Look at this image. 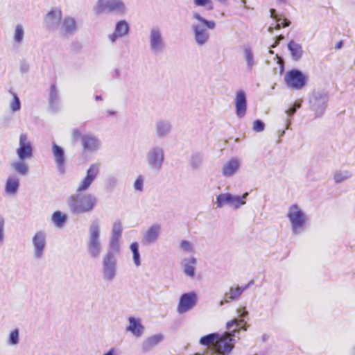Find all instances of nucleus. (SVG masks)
<instances>
[{"instance_id":"obj_49","label":"nucleus","mask_w":355,"mask_h":355,"mask_svg":"<svg viewBox=\"0 0 355 355\" xmlns=\"http://www.w3.org/2000/svg\"><path fill=\"white\" fill-rule=\"evenodd\" d=\"M81 131L78 128H74L71 131V138L73 141H77L82 137Z\"/></svg>"},{"instance_id":"obj_5","label":"nucleus","mask_w":355,"mask_h":355,"mask_svg":"<svg viewBox=\"0 0 355 355\" xmlns=\"http://www.w3.org/2000/svg\"><path fill=\"white\" fill-rule=\"evenodd\" d=\"M120 251L107 249L102 257L101 273L105 282H113L118 272V255Z\"/></svg>"},{"instance_id":"obj_44","label":"nucleus","mask_w":355,"mask_h":355,"mask_svg":"<svg viewBox=\"0 0 355 355\" xmlns=\"http://www.w3.org/2000/svg\"><path fill=\"white\" fill-rule=\"evenodd\" d=\"M202 162V156L200 154L196 153L191 156L190 164L194 168H198L200 166Z\"/></svg>"},{"instance_id":"obj_18","label":"nucleus","mask_w":355,"mask_h":355,"mask_svg":"<svg viewBox=\"0 0 355 355\" xmlns=\"http://www.w3.org/2000/svg\"><path fill=\"white\" fill-rule=\"evenodd\" d=\"M83 150L86 153L94 154L101 147V141L92 134H86L81 137Z\"/></svg>"},{"instance_id":"obj_38","label":"nucleus","mask_w":355,"mask_h":355,"mask_svg":"<svg viewBox=\"0 0 355 355\" xmlns=\"http://www.w3.org/2000/svg\"><path fill=\"white\" fill-rule=\"evenodd\" d=\"M130 251L132 253V259L135 265L138 267L141 265L140 254L139 252V244L137 242H133L130 246Z\"/></svg>"},{"instance_id":"obj_36","label":"nucleus","mask_w":355,"mask_h":355,"mask_svg":"<svg viewBox=\"0 0 355 355\" xmlns=\"http://www.w3.org/2000/svg\"><path fill=\"white\" fill-rule=\"evenodd\" d=\"M301 106H302V103L300 101L295 102L291 107H289L288 109H287L285 111V114H286V122H285V124H286L285 129L286 130L290 129V126L291 125L292 116L295 114L297 110L301 107Z\"/></svg>"},{"instance_id":"obj_25","label":"nucleus","mask_w":355,"mask_h":355,"mask_svg":"<svg viewBox=\"0 0 355 355\" xmlns=\"http://www.w3.org/2000/svg\"><path fill=\"white\" fill-rule=\"evenodd\" d=\"M26 159L17 158L12 161L10 164V168L19 177L26 176L28 175L30 171L28 164L26 163Z\"/></svg>"},{"instance_id":"obj_31","label":"nucleus","mask_w":355,"mask_h":355,"mask_svg":"<svg viewBox=\"0 0 355 355\" xmlns=\"http://www.w3.org/2000/svg\"><path fill=\"white\" fill-rule=\"evenodd\" d=\"M114 31L116 32L121 38L126 37L130 34V24L126 20L120 19L115 23Z\"/></svg>"},{"instance_id":"obj_42","label":"nucleus","mask_w":355,"mask_h":355,"mask_svg":"<svg viewBox=\"0 0 355 355\" xmlns=\"http://www.w3.org/2000/svg\"><path fill=\"white\" fill-rule=\"evenodd\" d=\"M12 100L9 103V107L12 112H18L21 109V103L19 97L15 93H12Z\"/></svg>"},{"instance_id":"obj_19","label":"nucleus","mask_w":355,"mask_h":355,"mask_svg":"<svg viewBox=\"0 0 355 355\" xmlns=\"http://www.w3.org/2000/svg\"><path fill=\"white\" fill-rule=\"evenodd\" d=\"M20 187V178L17 175H8L4 183L3 192L6 196L14 197L17 196Z\"/></svg>"},{"instance_id":"obj_40","label":"nucleus","mask_w":355,"mask_h":355,"mask_svg":"<svg viewBox=\"0 0 355 355\" xmlns=\"http://www.w3.org/2000/svg\"><path fill=\"white\" fill-rule=\"evenodd\" d=\"M270 17L277 21V24L275 27V28L279 29L281 28V26L284 28V27H287L289 26L290 21H288L286 19L277 18V17L275 14V9H270Z\"/></svg>"},{"instance_id":"obj_58","label":"nucleus","mask_w":355,"mask_h":355,"mask_svg":"<svg viewBox=\"0 0 355 355\" xmlns=\"http://www.w3.org/2000/svg\"><path fill=\"white\" fill-rule=\"evenodd\" d=\"M102 99H103V98H102L101 96H98L97 95V96H95V100L97 101H101Z\"/></svg>"},{"instance_id":"obj_50","label":"nucleus","mask_w":355,"mask_h":355,"mask_svg":"<svg viewBox=\"0 0 355 355\" xmlns=\"http://www.w3.org/2000/svg\"><path fill=\"white\" fill-rule=\"evenodd\" d=\"M107 184L109 187H114L116 184V178L114 177H110L107 180Z\"/></svg>"},{"instance_id":"obj_17","label":"nucleus","mask_w":355,"mask_h":355,"mask_svg":"<svg viewBox=\"0 0 355 355\" xmlns=\"http://www.w3.org/2000/svg\"><path fill=\"white\" fill-rule=\"evenodd\" d=\"M241 166V159L238 157H232L223 163L220 173L224 178H232L239 173Z\"/></svg>"},{"instance_id":"obj_2","label":"nucleus","mask_w":355,"mask_h":355,"mask_svg":"<svg viewBox=\"0 0 355 355\" xmlns=\"http://www.w3.org/2000/svg\"><path fill=\"white\" fill-rule=\"evenodd\" d=\"M86 248L89 256L98 259L103 250V223L98 218L92 219L87 228Z\"/></svg>"},{"instance_id":"obj_16","label":"nucleus","mask_w":355,"mask_h":355,"mask_svg":"<svg viewBox=\"0 0 355 355\" xmlns=\"http://www.w3.org/2000/svg\"><path fill=\"white\" fill-rule=\"evenodd\" d=\"M198 295L196 292L191 291L182 294L177 306V312L179 314L187 313L191 310L197 304Z\"/></svg>"},{"instance_id":"obj_10","label":"nucleus","mask_w":355,"mask_h":355,"mask_svg":"<svg viewBox=\"0 0 355 355\" xmlns=\"http://www.w3.org/2000/svg\"><path fill=\"white\" fill-rule=\"evenodd\" d=\"M46 234L43 230L37 231L31 238L33 257L35 260H40L44 257L46 250Z\"/></svg>"},{"instance_id":"obj_62","label":"nucleus","mask_w":355,"mask_h":355,"mask_svg":"<svg viewBox=\"0 0 355 355\" xmlns=\"http://www.w3.org/2000/svg\"><path fill=\"white\" fill-rule=\"evenodd\" d=\"M269 52H270V53H273V51L271 50Z\"/></svg>"},{"instance_id":"obj_46","label":"nucleus","mask_w":355,"mask_h":355,"mask_svg":"<svg viewBox=\"0 0 355 355\" xmlns=\"http://www.w3.org/2000/svg\"><path fill=\"white\" fill-rule=\"evenodd\" d=\"M5 225L6 219L4 216L0 215V245L3 243L6 239Z\"/></svg>"},{"instance_id":"obj_26","label":"nucleus","mask_w":355,"mask_h":355,"mask_svg":"<svg viewBox=\"0 0 355 355\" xmlns=\"http://www.w3.org/2000/svg\"><path fill=\"white\" fill-rule=\"evenodd\" d=\"M243 292V288H242L241 286H236L235 287H230L225 293L223 300L220 302L219 305L223 306L225 303L232 301H238Z\"/></svg>"},{"instance_id":"obj_51","label":"nucleus","mask_w":355,"mask_h":355,"mask_svg":"<svg viewBox=\"0 0 355 355\" xmlns=\"http://www.w3.org/2000/svg\"><path fill=\"white\" fill-rule=\"evenodd\" d=\"M237 313L240 318H245L248 315V312L243 308V309H238Z\"/></svg>"},{"instance_id":"obj_8","label":"nucleus","mask_w":355,"mask_h":355,"mask_svg":"<svg viewBox=\"0 0 355 355\" xmlns=\"http://www.w3.org/2000/svg\"><path fill=\"white\" fill-rule=\"evenodd\" d=\"M249 193L245 192L242 196L233 195L230 193H221L216 198L214 205L218 209H220L225 205L238 209L246 204V198Z\"/></svg>"},{"instance_id":"obj_59","label":"nucleus","mask_w":355,"mask_h":355,"mask_svg":"<svg viewBox=\"0 0 355 355\" xmlns=\"http://www.w3.org/2000/svg\"><path fill=\"white\" fill-rule=\"evenodd\" d=\"M341 46H342V42H339V43L337 44L336 48H337V49H340V48L341 47Z\"/></svg>"},{"instance_id":"obj_9","label":"nucleus","mask_w":355,"mask_h":355,"mask_svg":"<svg viewBox=\"0 0 355 355\" xmlns=\"http://www.w3.org/2000/svg\"><path fill=\"white\" fill-rule=\"evenodd\" d=\"M165 159L164 149L159 145L150 147L146 154V162L153 171H159Z\"/></svg>"},{"instance_id":"obj_29","label":"nucleus","mask_w":355,"mask_h":355,"mask_svg":"<svg viewBox=\"0 0 355 355\" xmlns=\"http://www.w3.org/2000/svg\"><path fill=\"white\" fill-rule=\"evenodd\" d=\"M243 58L245 62V67L247 71H252V69L257 64V61L255 59L252 49L248 46H245L243 49Z\"/></svg>"},{"instance_id":"obj_53","label":"nucleus","mask_w":355,"mask_h":355,"mask_svg":"<svg viewBox=\"0 0 355 355\" xmlns=\"http://www.w3.org/2000/svg\"><path fill=\"white\" fill-rule=\"evenodd\" d=\"M103 355H118L117 350L114 348H111L109 351L105 353Z\"/></svg>"},{"instance_id":"obj_43","label":"nucleus","mask_w":355,"mask_h":355,"mask_svg":"<svg viewBox=\"0 0 355 355\" xmlns=\"http://www.w3.org/2000/svg\"><path fill=\"white\" fill-rule=\"evenodd\" d=\"M180 248L181 250L186 253H193L194 252V245L193 244L187 240H182L180 243Z\"/></svg>"},{"instance_id":"obj_12","label":"nucleus","mask_w":355,"mask_h":355,"mask_svg":"<svg viewBox=\"0 0 355 355\" xmlns=\"http://www.w3.org/2000/svg\"><path fill=\"white\" fill-rule=\"evenodd\" d=\"M284 80L289 88L300 90L306 85L307 76L298 69H292L286 72Z\"/></svg>"},{"instance_id":"obj_20","label":"nucleus","mask_w":355,"mask_h":355,"mask_svg":"<svg viewBox=\"0 0 355 355\" xmlns=\"http://www.w3.org/2000/svg\"><path fill=\"white\" fill-rule=\"evenodd\" d=\"M162 232V226L158 223H154L148 227L142 233L141 241L144 244H151L155 243Z\"/></svg>"},{"instance_id":"obj_11","label":"nucleus","mask_w":355,"mask_h":355,"mask_svg":"<svg viewBox=\"0 0 355 355\" xmlns=\"http://www.w3.org/2000/svg\"><path fill=\"white\" fill-rule=\"evenodd\" d=\"M15 154L17 158L30 159L33 157V145L27 133L21 132L19 134Z\"/></svg>"},{"instance_id":"obj_45","label":"nucleus","mask_w":355,"mask_h":355,"mask_svg":"<svg viewBox=\"0 0 355 355\" xmlns=\"http://www.w3.org/2000/svg\"><path fill=\"white\" fill-rule=\"evenodd\" d=\"M144 181L145 178L143 175H138L133 184L134 189L139 192L143 191Z\"/></svg>"},{"instance_id":"obj_55","label":"nucleus","mask_w":355,"mask_h":355,"mask_svg":"<svg viewBox=\"0 0 355 355\" xmlns=\"http://www.w3.org/2000/svg\"><path fill=\"white\" fill-rule=\"evenodd\" d=\"M106 114L107 116H115L116 114V112L114 110H107L106 111Z\"/></svg>"},{"instance_id":"obj_4","label":"nucleus","mask_w":355,"mask_h":355,"mask_svg":"<svg viewBox=\"0 0 355 355\" xmlns=\"http://www.w3.org/2000/svg\"><path fill=\"white\" fill-rule=\"evenodd\" d=\"M286 217L293 235H299L306 229L309 221V216L298 205L293 204L288 208Z\"/></svg>"},{"instance_id":"obj_60","label":"nucleus","mask_w":355,"mask_h":355,"mask_svg":"<svg viewBox=\"0 0 355 355\" xmlns=\"http://www.w3.org/2000/svg\"><path fill=\"white\" fill-rule=\"evenodd\" d=\"M273 28H273L272 26H270V27L268 28V31H269L270 33H272V32Z\"/></svg>"},{"instance_id":"obj_56","label":"nucleus","mask_w":355,"mask_h":355,"mask_svg":"<svg viewBox=\"0 0 355 355\" xmlns=\"http://www.w3.org/2000/svg\"><path fill=\"white\" fill-rule=\"evenodd\" d=\"M28 67L27 65L26 64H23L20 67V71L21 72H27L28 71Z\"/></svg>"},{"instance_id":"obj_30","label":"nucleus","mask_w":355,"mask_h":355,"mask_svg":"<svg viewBox=\"0 0 355 355\" xmlns=\"http://www.w3.org/2000/svg\"><path fill=\"white\" fill-rule=\"evenodd\" d=\"M129 324L126 331L132 333L135 337H141L144 331V327L141 322L139 318L130 317L128 318Z\"/></svg>"},{"instance_id":"obj_24","label":"nucleus","mask_w":355,"mask_h":355,"mask_svg":"<svg viewBox=\"0 0 355 355\" xmlns=\"http://www.w3.org/2000/svg\"><path fill=\"white\" fill-rule=\"evenodd\" d=\"M60 29L64 35H72L75 34L78 30L76 20L71 16H65L61 21Z\"/></svg>"},{"instance_id":"obj_27","label":"nucleus","mask_w":355,"mask_h":355,"mask_svg":"<svg viewBox=\"0 0 355 355\" xmlns=\"http://www.w3.org/2000/svg\"><path fill=\"white\" fill-rule=\"evenodd\" d=\"M164 339V335L162 333L155 334L146 338L141 343V349L144 352H149L155 348Z\"/></svg>"},{"instance_id":"obj_39","label":"nucleus","mask_w":355,"mask_h":355,"mask_svg":"<svg viewBox=\"0 0 355 355\" xmlns=\"http://www.w3.org/2000/svg\"><path fill=\"white\" fill-rule=\"evenodd\" d=\"M352 173L348 171H336L334 175V180L336 183H341L350 178Z\"/></svg>"},{"instance_id":"obj_28","label":"nucleus","mask_w":355,"mask_h":355,"mask_svg":"<svg viewBox=\"0 0 355 355\" xmlns=\"http://www.w3.org/2000/svg\"><path fill=\"white\" fill-rule=\"evenodd\" d=\"M172 129L171 123L166 120L159 119L155 122V132L156 136L159 139L166 137Z\"/></svg>"},{"instance_id":"obj_7","label":"nucleus","mask_w":355,"mask_h":355,"mask_svg":"<svg viewBox=\"0 0 355 355\" xmlns=\"http://www.w3.org/2000/svg\"><path fill=\"white\" fill-rule=\"evenodd\" d=\"M148 42L149 50L153 55L162 53L165 51L166 43L162 28L154 26L149 29Z\"/></svg>"},{"instance_id":"obj_23","label":"nucleus","mask_w":355,"mask_h":355,"mask_svg":"<svg viewBox=\"0 0 355 355\" xmlns=\"http://www.w3.org/2000/svg\"><path fill=\"white\" fill-rule=\"evenodd\" d=\"M198 260L196 257L191 256L186 257L181 261V266L184 275L190 278H194Z\"/></svg>"},{"instance_id":"obj_32","label":"nucleus","mask_w":355,"mask_h":355,"mask_svg":"<svg viewBox=\"0 0 355 355\" xmlns=\"http://www.w3.org/2000/svg\"><path fill=\"white\" fill-rule=\"evenodd\" d=\"M288 49L291 52L293 60L299 61L302 58L304 51L300 44L291 40L288 44Z\"/></svg>"},{"instance_id":"obj_6","label":"nucleus","mask_w":355,"mask_h":355,"mask_svg":"<svg viewBox=\"0 0 355 355\" xmlns=\"http://www.w3.org/2000/svg\"><path fill=\"white\" fill-rule=\"evenodd\" d=\"M93 11L97 15L113 13L123 16L128 13L129 8L124 0H96Z\"/></svg>"},{"instance_id":"obj_41","label":"nucleus","mask_w":355,"mask_h":355,"mask_svg":"<svg viewBox=\"0 0 355 355\" xmlns=\"http://www.w3.org/2000/svg\"><path fill=\"white\" fill-rule=\"evenodd\" d=\"M195 7H203L207 10H211L214 8L211 0H193Z\"/></svg>"},{"instance_id":"obj_13","label":"nucleus","mask_w":355,"mask_h":355,"mask_svg":"<svg viewBox=\"0 0 355 355\" xmlns=\"http://www.w3.org/2000/svg\"><path fill=\"white\" fill-rule=\"evenodd\" d=\"M62 12L60 7H53L44 17V26L50 31H57L62 21Z\"/></svg>"},{"instance_id":"obj_33","label":"nucleus","mask_w":355,"mask_h":355,"mask_svg":"<svg viewBox=\"0 0 355 355\" xmlns=\"http://www.w3.org/2000/svg\"><path fill=\"white\" fill-rule=\"evenodd\" d=\"M60 103V93L55 85H52L50 89L49 104L51 110H56Z\"/></svg>"},{"instance_id":"obj_21","label":"nucleus","mask_w":355,"mask_h":355,"mask_svg":"<svg viewBox=\"0 0 355 355\" xmlns=\"http://www.w3.org/2000/svg\"><path fill=\"white\" fill-rule=\"evenodd\" d=\"M52 155L54 158V162L58 171L60 173L64 172L65 166V152L62 147L58 146L56 143H52Z\"/></svg>"},{"instance_id":"obj_35","label":"nucleus","mask_w":355,"mask_h":355,"mask_svg":"<svg viewBox=\"0 0 355 355\" xmlns=\"http://www.w3.org/2000/svg\"><path fill=\"white\" fill-rule=\"evenodd\" d=\"M25 29L22 24H17L12 32V40L17 45H21L24 42Z\"/></svg>"},{"instance_id":"obj_54","label":"nucleus","mask_w":355,"mask_h":355,"mask_svg":"<svg viewBox=\"0 0 355 355\" xmlns=\"http://www.w3.org/2000/svg\"><path fill=\"white\" fill-rule=\"evenodd\" d=\"M254 283V280H250L245 286H241V288H243V291H245L246 289L253 285Z\"/></svg>"},{"instance_id":"obj_57","label":"nucleus","mask_w":355,"mask_h":355,"mask_svg":"<svg viewBox=\"0 0 355 355\" xmlns=\"http://www.w3.org/2000/svg\"><path fill=\"white\" fill-rule=\"evenodd\" d=\"M216 1L225 6H226L227 4V0H216Z\"/></svg>"},{"instance_id":"obj_52","label":"nucleus","mask_w":355,"mask_h":355,"mask_svg":"<svg viewBox=\"0 0 355 355\" xmlns=\"http://www.w3.org/2000/svg\"><path fill=\"white\" fill-rule=\"evenodd\" d=\"M284 36H283V35H280L279 36H278V37H277V39H276V41H275V43L271 46V47H272V48H275V47H276V46L279 44V42H280L281 40H284Z\"/></svg>"},{"instance_id":"obj_48","label":"nucleus","mask_w":355,"mask_h":355,"mask_svg":"<svg viewBox=\"0 0 355 355\" xmlns=\"http://www.w3.org/2000/svg\"><path fill=\"white\" fill-rule=\"evenodd\" d=\"M265 125L261 120H255L253 122L252 130L257 132H262L264 130Z\"/></svg>"},{"instance_id":"obj_47","label":"nucleus","mask_w":355,"mask_h":355,"mask_svg":"<svg viewBox=\"0 0 355 355\" xmlns=\"http://www.w3.org/2000/svg\"><path fill=\"white\" fill-rule=\"evenodd\" d=\"M106 39L110 45H113L118 41V40L121 39V37L116 33V32L113 31L112 33L107 35Z\"/></svg>"},{"instance_id":"obj_37","label":"nucleus","mask_w":355,"mask_h":355,"mask_svg":"<svg viewBox=\"0 0 355 355\" xmlns=\"http://www.w3.org/2000/svg\"><path fill=\"white\" fill-rule=\"evenodd\" d=\"M19 342V329L18 328H15L10 331L8 336L7 344L9 346H17Z\"/></svg>"},{"instance_id":"obj_14","label":"nucleus","mask_w":355,"mask_h":355,"mask_svg":"<svg viewBox=\"0 0 355 355\" xmlns=\"http://www.w3.org/2000/svg\"><path fill=\"white\" fill-rule=\"evenodd\" d=\"M328 102V96L323 92H315L310 98V107L316 116L323 114Z\"/></svg>"},{"instance_id":"obj_15","label":"nucleus","mask_w":355,"mask_h":355,"mask_svg":"<svg viewBox=\"0 0 355 355\" xmlns=\"http://www.w3.org/2000/svg\"><path fill=\"white\" fill-rule=\"evenodd\" d=\"M123 233L122 223L119 220H116L112 223L110 236L108 241V248L112 250H121L120 240Z\"/></svg>"},{"instance_id":"obj_22","label":"nucleus","mask_w":355,"mask_h":355,"mask_svg":"<svg viewBox=\"0 0 355 355\" xmlns=\"http://www.w3.org/2000/svg\"><path fill=\"white\" fill-rule=\"evenodd\" d=\"M234 104L236 116L239 118H243L247 111V97L243 90H238L236 92Z\"/></svg>"},{"instance_id":"obj_1","label":"nucleus","mask_w":355,"mask_h":355,"mask_svg":"<svg viewBox=\"0 0 355 355\" xmlns=\"http://www.w3.org/2000/svg\"><path fill=\"white\" fill-rule=\"evenodd\" d=\"M100 163H92L86 171L85 175L79 181L76 192L67 199L70 211L75 215L89 213L97 205V198L92 193H84L87 191L99 175Z\"/></svg>"},{"instance_id":"obj_61","label":"nucleus","mask_w":355,"mask_h":355,"mask_svg":"<svg viewBox=\"0 0 355 355\" xmlns=\"http://www.w3.org/2000/svg\"><path fill=\"white\" fill-rule=\"evenodd\" d=\"M284 134H285V130H282V131L281 132V133H280V135H279V136H280V137H282V136H284Z\"/></svg>"},{"instance_id":"obj_34","label":"nucleus","mask_w":355,"mask_h":355,"mask_svg":"<svg viewBox=\"0 0 355 355\" xmlns=\"http://www.w3.org/2000/svg\"><path fill=\"white\" fill-rule=\"evenodd\" d=\"M67 215L61 211H54L51 217V223L57 228L61 229L66 224Z\"/></svg>"},{"instance_id":"obj_3","label":"nucleus","mask_w":355,"mask_h":355,"mask_svg":"<svg viewBox=\"0 0 355 355\" xmlns=\"http://www.w3.org/2000/svg\"><path fill=\"white\" fill-rule=\"evenodd\" d=\"M191 19L192 20L191 30L196 44L198 46L206 45L210 39L209 30H214L216 28V22L204 18L197 11L192 12Z\"/></svg>"}]
</instances>
